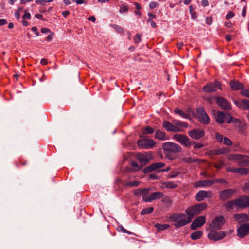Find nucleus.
<instances>
[{
    "label": "nucleus",
    "instance_id": "1",
    "mask_svg": "<svg viewBox=\"0 0 249 249\" xmlns=\"http://www.w3.org/2000/svg\"><path fill=\"white\" fill-rule=\"evenodd\" d=\"M162 148L164 151L165 156L171 160L174 158L170 154H168V152L176 153L182 151V148L179 145L171 142H166L163 143Z\"/></svg>",
    "mask_w": 249,
    "mask_h": 249
},
{
    "label": "nucleus",
    "instance_id": "2",
    "mask_svg": "<svg viewBox=\"0 0 249 249\" xmlns=\"http://www.w3.org/2000/svg\"><path fill=\"white\" fill-rule=\"evenodd\" d=\"M172 221L175 222V227L179 228L184 226L191 221L190 217L183 213H175L170 216Z\"/></svg>",
    "mask_w": 249,
    "mask_h": 249
},
{
    "label": "nucleus",
    "instance_id": "3",
    "mask_svg": "<svg viewBox=\"0 0 249 249\" xmlns=\"http://www.w3.org/2000/svg\"><path fill=\"white\" fill-rule=\"evenodd\" d=\"M207 207V204L206 203L195 205L187 209L185 213L192 220L195 215H198L201 211L206 209Z\"/></svg>",
    "mask_w": 249,
    "mask_h": 249
},
{
    "label": "nucleus",
    "instance_id": "4",
    "mask_svg": "<svg viewBox=\"0 0 249 249\" xmlns=\"http://www.w3.org/2000/svg\"><path fill=\"white\" fill-rule=\"evenodd\" d=\"M137 144L139 148L142 149H152L155 145V141L151 139L146 138H142L137 142Z\"/></svg>",
    "mask_w": 249,
    "mask_h": 249
},
{
    "label": "nucleus",
    "instance_id": "5",
    "mask_svg": "<svg viewBox=\"0 0 249 249\" xmlns=\"http://www.w3.org/2000/svg\"><path fill=\"white\" fill-rule=\"evenodd\" d=\"M136 158L140 162L146 165L152 159V154L150 151L138 152L136 154Z\"/></svg>",
    "mask_w": 249,
    "mask_h": 249
},
{
    "label": "nucleus",
    "instance_id": "6",
    "mask_svg": "<svg viewBox=\"0 0 249 249\" xmlns=\"http://www.w3.org/2000/svg\"><path fill=\"white\" fill-rule=\"evenodd\" d=\"M225 218L223 216L216 217L213 219L212 222L209 224L208 230H219L222 226L224 224Z\"/></svg>",
    "mask_w": 249,
    "mask_h": 249
},
{
    "label": "nucleus",
    "instance_id": "7",
    "mask_svg": "<svg viewBox=\"0 0 249 249\" xmlns=\"http://www.w3.org/2000/svg\"><path fill=\"white\" fill-rule=\"evenodd\" d=\"M217 89L221 90V84L220 82L215 80L213 82H209L204 86L203 90L207 93H213L215 92Z\"/></svg>",
    "mask_w": 249,
    "mask_h": 249
},
{
    "label": "nucleus",
    "instance_id": "8",
    "mask_svg": "<svg viewBox=\"0 0 249 249\" xmlns=\"http://www.w3.org/2000/svg\"><path fill=\"white\" fill-rule=\"evenodd\" d=\"M196 114L201 123L204 124H208L210 123V118L203 107H197L196 109Z\"/></svg>",
    "mask_w": 249,
    "mask_h": 249
},
{
    "label": "nucleus",
    "instance_id": "9",
    "mask_svg": "<svg viewBox=\"0 0 249 249\" xmlns=\"http://www.w3.org/2000/svg\"><path fill=\"white\" fill-rule=\"evenodd\" d=\"M210 232L208 234V238L212 240L217 241L223 239L225 237L224 231H217L216 230H209Z\"/></svg>",
    "mask_w": 249,
    "mask_h": 249
},
{
    "label": "nucleus",
    "instance_id": "10",
    "mask_svg": "<svg viewBox=\"0 0 249 249\" xmlns=\"http://www.w3.org/2000/svg\"><path fill=\"white\" fill-rule=\"evenodd\" d=\"M173 137L174 139L185 146L190 147L192 144L189 138L185 135L176 134L174 135Z\"/></svg>",
    "mask_w": 249,
    "mask_h": 249
},
{
    "label": "nucleus",
    "instance_id": "11",
    "mask_svg": "<svg viewBox=\"0 0 249 249\" xmlns=\"http://www.w3.org/2000/svg\"><path fill=\"white\" fill-rule=\"evenodd\" d=\"M235 192V190L231 189L222 190L219 192V198L222 201H226L231 198L232 195Z\"/></svg>",
    "mask_w": 249,
    "mask_h": 249
},
{
    "label": "nucleus",
    "instance_id": "12",
    "mask_svg": "<svg viewBox=\"0 0 249 249\" xmlns=\"http://www.w3.org/2000/svg\"><path fill=\"white\" fill-rule=\"evenodd\" d=\"M162 127L167 131L169 132H179L182 130L177 126L174 125L170 122L164 120L163 121Z\"/></svg>",
    "mask_w": 249,
    "mask_h": 249
},
{
    "label": "nucleus",
    "instance_id": "13",
    "mask_svg": "<svg viewBox=\"0 0 249 249\" xmlns=\"http://www.w3.org/2000/svg\"><path fill=\"white\" fill-rule=\"evenodd\" d=\"M237 235L239 238H243L249 234V223L242 224L237 230Z\"/></svg>",
    "mask_w": 249,
    "mask_h": 249
},
{
    "label": "nucleus",
    "instance_id": "14",
    "mask_svg": "<svg viewBox=\"0 0 249 249\" xmlns=\"http://www.w3.org/2000/svg\"><path fill=\"white\" fill-rule=\"evenodd\" d=\"M237 208H245L249 207V196H242L236 199Z\"/></svg>",
    "mask_w": 249,
    "mask_h": 249
},
{
    "label": "nucleus",
    "instance_id": "15",
    "mask_svg": "<svg viewBox=\"0 0 249 249\" xmlns=\"http://www.w3.org/2000/svg\"><path fill=\"white\" fill-rule=\"evenodd\" d=\"M212 196L211 191L201 190L195 196V199L197 201H201L206 198H211Z\"/></svg>",
    "mask_w": 249,
    "mask_h": 249
},
{
    "label": "nucleus",
    "instance_id": "16",
    "mask_svg": "<svg viewBox=\"0 0 249 249\" xmlns=\"http://www.w3.org/2000/svg\"><path fill=\"white\" fill-rule=\"evenodd\" d=\"M217 105L224 110H231V106L228 101L223 97H216Z\"/></svg>",
    "mask_w": 249,
    "mask_h": 249
},
{
    "label": "nucleus",
    "instance_id": "17",
    "mask_svg": "<svg viewBox=\"0 0 249 249\" xmlns=\"http://www.w3.org/2000/svg\"><path fill=\"white\" fill-rule=\"evenodd\" d=\"M188 134L192 138L197 140L202 138L204 136L205 132L202 129L195 128L189 131Z\"/></svg>",
    "mask_w": 249,
    "mask_h": 249
},
{
    "label": "nucleus",
    "instance_id": "18",
    "mask_svg": "<svg viewBox=\"0 0 249 249\" xmlns=\"http://www.w3.org/2000/svg\"><path fill=\"white\" fill-rule=\"evenodd\" d=\"M206 218L204 216H199L195 219L191 224V229L196 230L197 228L201 227L205 223Z\"/></svg>",
    "mask_w": 249,
    "mask_h": 249
},
{
    "label": "nucleus",
    "instance_id": "19",
    "mask_svg": "<svg viewBox=\"0 0 249 249\" xmlns=\"http://www.w3.org/2000/svg\"><path fill=\"white\" fill-rule=\"evenodd\" d=\"M165 166V164L163 162L155 163L144 168L143 172L148 173L156 170L159 169Z\"/></svg>",
    "mask_w": 249,
    "mask_h": 249
},
{
    "label": "nucleus",
    "instance_id": "20",
    "mask_svg": "<svg viewBox=\"0 0 249 249\" xmlns=\"http://www.w3.org/2000/svg\"><path fill=\"white\" fill-rule=\"evenodd\" d=\"M234 104L241 109L249 110V100L243 99L235 100Z\"/></svg>",
    "mask_w": 249,
    "mask_h": 249
},
{
    "label": "nucleus",
    "instance_id": "21",
    "mask_svg": "<svg viewBox=\"0 0 249 249\" xmlns=\"http://www.w3.org/2000/svg\"><path fill=\"white\" fill-rule=\"evenodd\" d=\"M215 139L220 142L223 143L227 146H231L232 144V141L226 137H224L222 135L216 133L215 134Z\"/></svg>",
    "mask_w": 249,
    "mask_h": 249
},
{
    "label": "nucleus",
    "instance_id": "22",
    "mask_svg": "<svg viewBox=\"0 0 249 249\" xmlns=\"http://www.w3.org/2000/svg\"><path fill=\"white\" fill-rule=\"evenodd\" d=\"M231 89L233 90H239L244 89V85L238 81L233 80L229 83Z\"/></svg>",
    "mask_w": 249,
    "mask_h": 249
},
{
    "label": "nucleus",
    "instance_id": "23",
    "mask_svg": "<svg viewBox=\"0 0 249 249\" xmlns=\"http://www.w3.org/2000/svg\"><path fill=\"white\" fill-rule=\"evenodd\" d=\"M214 183L213 180H199L196 182L195 187H204L211 186Z\"/></svg>",
    "mask_w": 249,
    "mask_h": 249
},
{
    "label": "nucleus",
    "instance_id": "24",
    "mask_svg": "<svg viewBox=\"0 0 249 249\" xmlns=\"http://www.w3.org/2000/svg\"><path fill=\"white\" fill-rule=\"evenodd\" d=\"M237 162L240 166L248 165L249 162V157L247 155L240 154V157L238 158Z\"/></svg>",
    "mask_w": 249,
    "mask_h": 249
},
{
    "label": "nucleus",
    "instance_id": "25",
    "mask_svg": "<svg viewBox=\"0 0 249 249\" xmlns=\"http://www.w3.org/2000/svg\"><path fill=\"white\" fill-rule=\"evenodd\" d=\"M223 207L227 211H231L234 208V207L237 208V204L236 203V199L232 200H230L227 201L223 205Z\"/></svg>",
    "mask_w": 249,
    "mask_h": 249
},
{
    "label": "nucleus",
    "instance_id": "26",
    "mask_svg": "<svg viewBox=\"0 0 249 249\" xmlns=\"http://www.w3.org/2000/svg\"><path fill=\"white\" fill-rule=\"evenodd\" d=\"M182 161L186 163L191 164L195 162L201 163L205 161V160L199 159H195L191 157H183L182 159Z\"/></svg>",
    "mask_w": 249,
    "mask_h": 249
},
{
    "label": "nucleus",
    "instance_id": "27",
    "mask_svg": "<svg viewBox=\"0 0 249 249\" xmlns=\"http://www.w3.org/2000/svg\"><path fill=\"white\" fill-rule=\"evenodd\" d=\"M234 217L239 223L249 221V216L247 214H236Z\"/></svg>",
    "mask_w": 249,
    "mask_h": 249
},
{
    "label": "nucleus",
    "instance_id": "28",
    "mask_svg": "<svg viewBox=\"0 0 249 249\" xmlns=\"http://www.w3.org/2000/svg\"><path fill=\"white\" fill-rule=\"evenodd\" d=\"M226 117L225 114L221 111H217L215 115V119L216 121L220 124H222L225 122Z\"/></svg>",
    "mask_w": 249,
    "mask_h": 249
},
{
    "label": "nucleus",
    "instance_id": "29",
    "mask_svg": "<svg viewBox=\"0 0 249 249\" xmlns=\"http://www.w3.org/2000/svg\"><path fill=\"white\" fill-rule=\"evenodd\" d=\"M150 195V199L146 200L148 202H151L154 200L159 199L162 197L164 194L161 192H155L151 193Z\"/></svg>",
    "mask_w": 249,
    "mask_h": 249
},
{
    "label": "nucleus",
    "instance_id": "30",
    "mask_svg": "<svg viewBox=\"0 0 249 249\" xmlns=\"http://www.w3.org/2000/svg\"><path fill=\"white\" fill-rule=\"evenodd\" d=\"M155 138L160 140H165L167 139L165 132L160 130H157L155 132Z\"/></svg>",
    "mask_w": 249,
    "mask_h": 249
},
{
    "label": "nucleus",
    "instance_id": "31",
    "mask_svg": "<svg viewBox=\"0 0 249 249\" xmlns=\"http://www.w3.org/2000/svg\"><path fill=\"white\" fill-rule=\"evenodd\" d=\"M162 187L168 189H174L177 187V185L172 181H166L162 183Z\"/></svg>",
    "mask_w": 249,
    "mask_h": 249
},
{
    "label": "nucleus",
    "instance_id": "32",
    "mask_svg": "<svg viewBox=\"0 0 249 249\" xmlns=\"http://www.w3.org/2000/svg\"><path fill=\"white\" fill-rule=\"evenodd\" d=\"M229 152V148H218L215 149L213 151V154L214 155H220L224 153H226Z\"/></svg>",
    "mask_w": 249,
    "mask_h": 249
},
{
    "label": "nucleus",
    "instance_id": "33",
    "mask_svg": "<svg viewBox=\"0 0 249 249\" xmlns=\"http://www.w3.org/2000/svg\"><path fill=\"white\" fill-rule=\"evenodd\" d=\"M203 232L201 231H196L193 232L191 235V238L192 240H197L201 237Z\"/></svg>",
    "mask_w": 249,
    "mask_h": 249
},
{
    "label": "nucleus",
    "instance_id": "34",
    "mask_svg": "<svg viewBox=\"0 0 249 249\" xmlns=\"http://www.w3.org/2000/svg\"><path fill=\"white\" fill-rule=\"evenodd\" d=\"M169 225L168 224H156L155 225V227L159 231H160L165 229H167L169 227Z\"/></svg>",
    "mask_w": 249,
    "mask_h": 249
},
{
    "label": "nucleus",
    "instance_id": "35",
    "mask_svg": "<svg viewBox=\"0 0 249 249\" xmlns=\"http://www.w3.org/2000/svg\"><path fill=\"white\" fill-rule=\"evenodd\" d=\"M174 112L176 114H178L179 115H180L182 118L185 119H188L190 117V116L189 114L184 113L182 110L179 109H176Z\"/></svg>",
    "mask_w": 249,
    "mask_h": 249
},
{
    "label": "nucleus",
    "instance_id": "36",
    "mask_svg": "<svg viewBox=\"0 0 249 249\" xmlns=\"http://www.w3.org/2000/svg\"><path fill=\"white\" fill-rule=\"evenodd\" d=\"M239 157V154H230L227 155V159L230 160H236L237 162Z\"/></svg>",
    "mask_w": 249,
    "mask_h": 249
},
{
    "label": "nucleus",
    "instance_id": "37",
    "mask_svg": "<svg viewBox=\"0 0 249 249\" xmlns=\"http://www.w3.org/2000/svg\"><path fill=\"white\" fill-rule=\"evenodd\" d=\"M174 124L178 126H180L182 127L187 128L188 127L187 123L184 122H182L179 120H175L173 121Z\"/></svg>",
    "mask_w": 249,
    "mask_h": 249
},
{
    "label": "nucleus",
    "instance_id": "38",
    "mask_svg": "<svg viewBox=\"0 0 249 249\" xmlns=\"http://www.w3.org/2000/svg\"><path fill=\"white\" fill-rule=\"evenodd\" d=\"M154 211V208L153 207H148L145 209H142L141 212V215H145L147 214H150L152 213Z\"/></svg>",
    "mask_w": 249,
    "mask_h": 249
},
{
    "label": "nucleus",
    "instance_id": "39",
    "mask_svg": "<svg viewBox=\"0 0 249 249\" xmlns=\"http://www.w3.org/2000/svg\"><path fill=\"white\" fill-rule=\"evenodd\" d=\"M249 172V169L246 168H237V173L241 175H246Z\"/></svg>",
    "mask_w": 249,
    "mask_h": 249
},
{
    "label": "nucleus",
    "instance_id": "40",
    "mask_svg": "<svg viewBox=\"0 0 249 249\" xmlns=\"http://www.w3.org/2000/svg\"><path fill=\"white\" fill-rule=\"evenodd\" d=\"M111 26L117 32L120 34H123L124 33V29L120 26L116 24H111Z\"/></svg>",
    "mask_w": 249,
    "mask_h": 249
},
{
    "label": "nucleus",
    "instance_id": "41",
    "mask_svg": "<svg viewBox=\"0 0 249 249\" xmlns=\"http://www.w3.org/2000/svg\"><path fill=\"white\" fill-rule=\"evenodd\" d=\"M139 183H140V182L139 181H136V180H134L132 181L126 182L125 184V185L127 187H135V186H138Z\"/></svg>",
    "mask_w": 249,
    "mask_h": 249
},
{
    "label": "nucleus",
    "instance_id": "42",
    "mask_svg": "<svg viewBox=\"0 0 249 249\" xmlns=\"http://www.w3.org/2000/svg\"><path fill=\"white\" fill-rule=\"evenodd\" d=\"M131 165L134 168V171H139L142 168V166L139 165L137 162L134 161L131 162Z\"/></svg>",
    "mask_w": 249,
    "mask_h": 249
},
{
    "label": "nucleus",
    "instance_id": "43",
    "mask_svg": "<svg viewBox=\"0 0 249 249\" xmlns=\"http://www.w3.org/2000/svg\"><path fill=\"white\" fill-rule=\"evenodd\" d=\"M155 130L153 128L149 126H147L145 127V129L143 130V133L144 134H150L154 133Z\"/></svg>",
    "mask_w": 249,
    "mask_h": 249
},
{
    "label": "nucleus",
    "instance_id": "44",
    "mask_svg": "<svg viewBox=\"0 0 249 249\" xmlns=\"http://www.w3.org/2000/svg\"><path fill=\"white\" fill-rule=\"evenodd\" d=\"M118 230L120 231H121L123 233H127L128 234H131L132 233L129 232L128 231H127V230L125 229L124 227L122 226V225H120L118 226Z\"/></svg>",
    "mask_w": 249,
    "mask_h": 249
},
{
    "label": "nucleus",
    "instance_id": "45",
    "mask_svg": "<svg viewBox=\"0 0 249 249\" xmlns=\"http://www.w3.org/2000/svg\"><path fill=\"white\" fill-rule=\"evenodd\" d=\"M53 1V0H36V2L41 5H44L46 3L51 2Z\"/></svg>",
    "mask_w": 249,
    "mask_h": 249
},
{
    "label": "nucleus",
    "instance_id": "46",
    "mask_svg": "<svg viewBox=\"0 0 249 249\" xmlns=\"http://www.w3.org/2000/svg\"><path fill=\"white\" fill-rule=\"evenodd\" d=\"M239 122V120L237 119L232 116H230L229 118L226 120V123L229 124L231 122Z\"/></svg>",
    "mask_w": 249,
    "mask_h": 249
},
{
    "label": "nucleus",
    "instance_id": "47",
    "mask_svg": "<svg viewBox=\"0 0 249 249\" xmlns=\"http://www.w3.org/2000/svg\"><path fill=\"white\" fill-rule=\"evenodd\" d=\"M141 35L139 34H137L134 38V40L136 44L139 43L141 41Z\"/></svg>",
    "mask_w": 249,
    "mask_h": 249
},
{
    "label": "nucleus",
    "instance_id": "48",
    "mask_svg": "<svg viewBox=\"0 0 249 249\" xmlns=\"http://www.w3.org/2000/svg\"><path fill=\"white\" fill-rule=\"evenodd\" d=\"M31 18V16L30 13L28 12L27 10H25L24 14L22 16V18L23 19H30Z\"/></svg>",
    "mask_w": 249,
    "mask_h": 249
},
{
    "label": "nucleus",
    "instance_id": "49",
    "mask_svg": "<svg viewBox=\"0 0 249 249\" xmlns=\"http://www.w3.org/2000/svg\"><path fill=\"white\" fill-rule=\"evenodd\" d=\"M242 189L243 192H247L249 190V182L245 183L242 187Z\"/></svg>",
    "mask_w": 249,
    "mask_h": 249
},
{
    "label": "nucleus",
    "instance_id": "50",
    "mask_svg": "<svg viewBox=\"0 0 249 249\" xmlns=\"http://www.w3.org/2000/svg\"><path fill=\"white\" fill-rule=\"evenodd\" d=\"M145 190H143V189H137L134 192V194L136 195V196H139V195H142V194L144 193V192H145Z\"/></svg>",
    "mask_w": 249,
    "mask_h": 249
},
{
    "label": "nucleus",
    "instance_id": "51",
    "mask_svg": "<svg viewBox=\"0 0 249 249\" xmlns=\"http://www.w3.org/2000/svg\"><path fill=\"white\" fill-rule=\"evenodd\" d=\"M150 199V195H148L146 193H144L142 195V200L144 202H149L146 200Z\"/></svg>",
    "mask_w": 249,
    "mask_h": 249
},
{
    "label": "nucleus",
    "instance_id": "52",
    "mask_svg": "<svg viewBox=\"0 0 249 249\" xmlns=\"http://www.w3.org/2000/svg\"><path fill=\"white\" fill-rule=\"evenodd\" d=\"M234 16V13L232 11H229L226 16V18L229 19L233 18Z\"/></svg>",
    "mask_w": 249,
    "mask_h": 249
},
{
    "label": "nucleus",
    "instance_id": "53",
    "mask_svg": "<svg viewBox=\"0 0 249 249\" xmlns=\"http://www.w3.org/2000/svg\"><path fill=\"white\" fill-rule=\"evenodd\" d=\"M213 181H214L215 183H225L227 184L228 182L223 179H213Z\"/></svg>",
    "mask_w": 249,
    "mask_h": 249
},
{
    "label": "nucleus",
    "instance_id": "54",
    "mask_svg": "<svg viewBox=\"0 0 249 249\" xmlns=\"http://www.w3.org/2000/svg\"><path fill=\"white\" fill-rule=\"evenodd\" d=\"M241 94L248 98H249V90L248 89L243 90L241 92Z\"/></svg>",
    "mask_w": 249,
    "mask_h": 249
},
{
    "label": "nucleus",
    "instance_id": "55",
    "mask_svg": "<svg viewBox=\"0 0 249 249\" xmlns=\"http://www.w3.org/2000/svg\"><path fill=\"white\" fill-rule=\"evenodd\" d=\"M128 8L125 6H122L120 8V13H125L128 11Z\"/></svg>",
    "mask_w": 249,
    "mask_h": 249
},
{
    "label": "nucleus",
    "instance_id": "56",
    "mask_svg": "<svg viewBox=\"0 0 249 249\" xmlns=\"http://www.w3.org/2000/svg\"><path fill=\"white\" fill-rule=\"evenodd\" d=\"M157 3L155 1H151L149 3V8L150 9H154L156 8L157 6Z\"/></svg>",
    "mask_w": 249,
    "mask_h": 249
},
{
    "label": "nucleus",
    "instance_id": "57",
    "mask_svg": "<svg viewBox=\"0 0 249 249\" xmlns=\"http://www.w3.org/2000/svg\"><path fill=\"white\" fill-rule=\"evenodd\" d=\"M227 171L228 172H232V173H237V168H228L227 169Z\"/></svg>",
    "mask_w": 249,
    "mask_h": 249
},
{
    "label": "nucleus",
    "instance_id": "58",
    "mask_svg": "<svg viewBox=\"0 0 249 249\" xmlns=\"http://www.w3.org/2000/svg\"><path fill=\"white\" fill-rule=\"evenodd\" d=\"M41 32L42 33L46 34L51 32V30L47 28L44 27L41 29Z\"/></svg>",
    "mask_w": 249,
    "mask_h": 249
},
{
    "label": "nucleus",
    "instance_id": "59",
    "mask_svg": "<svg viewBox=\"0 0 249 249\" xmlns=\"http://www.w3.org/2000/svg\"><path fill=\"white\" fill-rule=\"evenodd\" d=\"M149 178L152 180H156L158 179V176L154 174H151L149 175Z\"/></svg>",
    "mask_w": 249,
    "mask_h": 249
},
{
    "label": "nucleus",
    "instance_id": "60",
    "mask_svg": "<svg viewBox=\"0 0 249 249\" xmlns=\"http://www.w3.org/2000/svg\"><path fill=\"white\" fill-rule=\"evenodd\" d=\"M32 31L35 32L36 36H38L39 35V33L37 31V28L36 27H33L32 28Z\"/></svg>",
    "mask_w": 249,
    "mask_h": 249
},
{
    "label": "nucleus",
    "instance_id": "61",
    "mask_svg": "<svg viewBox=\"0 0 249 249\" xmlns=\"http://www.w3.org/2000/svg\"><path fill=\"white\" fill-rule=\"evenodd\" d=\"M148 16H149V18H148V21L152 20V19L154 18H155V16L153 14H152L151 13H148Z\"/></svg>",
    "mask_w": 249,
    "mask_h": 249
},
{
    "label": "nucleus",
    "instance_id": "62",
    "mask_svg": "<svg viewBox=\"0 0 249 249\" xmlns=\"http://www.w3.org/2000/svg\"><path fill=\"white\" fill-rule=\"evenodd\" d=\"M195 149H199L202 148L203 147V144H195L194 145Z\"/></svg>",
    "mask_w": 249,
    "mask_h": 249
},
{
    "label": "nucleus",
    "instance_id": "63",
    "mask_svg": "<svg viewBox=\"0 0 249 249\" xmlns=\"http://www.w3.org/2000/svg\"><path fill=\"white\" fill-rule=\"evenodd\" d=\"M7 22L6 19H0V26H2L7 24Z\"/></svg>",
    "mask_w": 249,
    "mask_h": 249
},
{
    "label": "nucleus",
    "instance_id": "64",
    "mask_svg": "<svg viewBox=\"0 0 249 249\" xmlns=\"http://www.w3.org/2000/svg\"><path fill=\"white\" fill-rule=\"evenodd\" d=\"M191 13V16L192 18L196 19L197 18V16L196 12H192V13Z\"/></svg>",
    "mask_w": 249,
    "mask_h": 249
}]
</instances>
